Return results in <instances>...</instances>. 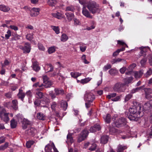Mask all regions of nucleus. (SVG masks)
Returning <instances> with one entry per match:
<instances>
[{"label":"nucleus","instance_id":"nucleus-1","mask_svg":"<svg viewBox=\"0 0 152 152\" xmlns=\"http://www.w3.org/2000/svg\"><path fill=\"white\" fill-rule=\"evenodd\" d=\"M86 7L93 14L99 13L100 11L99 4L94 1H90L88 2Z\"/></svg>","mask_w":152,"mask_h":152},{"label":"nucleus","instance_id":"nucleus-2","mask_svg":"<svg viewBox=\"0 0 152 152\" xmlns=\"http://www.w3.org/2000/svg\"><path fill=\"white\" fill-rule=\"evenodd\" d=\"M44 89V88H37L35 91V96L36 97L37 99H42V100H44V102L43 103V104H46L48 103V99L45 96L44 93L41 91H42Z\"/></svg>","mask_w":152,"mask_h":152},{"label":"nucleus","instance_id":"nucleus-3","mask_svg":"<svg viewBox=\"0 0 152 152\" xmlns=\"http://www.w3.org/2000/svg\"><path fill=\"white\" fill-rule=\"evenodd\" d=\"M125 84L121 82L117 83L115 84L112 88L115 92L121 93L124 92L125 88Z\"/></svg>","mask_w":152,"mask_h":152},{"label":"nucleus","instance_id":"nucleus-4","mask_svg":"<svg viewBox=\"0 0 152 152\" xmlns=\"http://www.w3.org/2000/svg\"><path fill=\"white\" fill-rule=\"evenodd\" d=\"M126 123V119L123 118H120L113 123L114 126L119 128L125 126Z\"/></svg>","mask_w":152,"mask_h":152},{"label":"nucleus","instance_id":"nucleus-5","mask_svg":"<svg viewBox=\"0 0 152 152\" xmlns=\"http://www.w3.org/2000/svg\"><path fill=\"white\" fill-rule=\"evenodd\" d=\"M140 53L142 54V56H143L144 57L141 60L140 63L141 65L142 66H144L145 65L147 59V56H146V51L145 49L143 48L141 50Z\"/></svg>","mask_w":152,"mask_h":152},{"label":"nucleus","instance_id":"nucleus-6","mask_svg":"<svg viewBox=\"0 0 152 152\" xmlns=\"http://www.w3.org/2000/svg\"><path fill=\"white\" fill-rule=\"evenodd\" d=\"M88 133V131L86 129H84L79 135L77 141L79 142H81L85 140L87 137Z\"/></svg>","mask_w":152,"mask_h":152},{"label":"nucleus","instance_id":"nucleus-7","mask_svg":"<svg viewBox=\"0 0 152 152\" xmlns=\"http://www.w3.org/2000/svg\"><path fill=\"white\" fill-rule=\"evenodd\" d=\"M45 150L46 152H58L53 143L51 144H48L46 145Z\"/></svg>","mask_w":152,"mask_h":152},{"label":"nucleus","instance_id":"nucleus-8","mask_svg":"<svg viewBox=\"0 0 152 152\" xmlns=\"http://www.w3.org/2000/svg\"><path fill=\"white\" fill-rule=\"evenodd\" d=\"M86 7L83 5V7L82 8V13L83 15L85 17L89 19H92L93 16L91 14V12L86 8Z\"/></svg>","mask_w":152,"mask_h":152},{"label":"nucleus","instance_id":"nucleus-9","mask_svg":"<svg viewBox=\"0 0 152 152\" xmlns=\"http://www.w3.org/2000/svg\"><path fill=\"white\" fill-rule=\"evenodd\" d=\"M95 98L94 95L91 91H87L86 92L84 97V100H94Z\"/></svg>","mask_w":152,"mask_h":152},{"label":"nucleus","instance_id":"nucleus-10","mask_svg":"<svg viewBox=\"0 0 152 152\" xmlns=\"http://www.w3.org/2000/svg\"><path fill=\"white\" fill-rule=\"evenodd\" d=\"M9 114V113H5L1 111L0 112V117L1 120L4 121L6 123H7L9 120L8 116Z\"/></svg>","mask_w":152,"mask_h":152},{"label":"nucleus","instance_id":"nucleus-11","mask_svg":"<svg viewBox=\"0 0 152 152\" xmlns=\"http://www.w3.org/2000/svg\"><path fill=\"white\" fill-rule=\"evenodd\" d=\"M152 108V99L145 103L143 106V109L145 111L150 110Z\"/></svg>","mask_w":152,"mask_h":152},{"label":"nucleus","instance_id":"nucleus-12","mask_svg":"<svg viewBox=\"0 0 152 152\" xmlns=\"http://www.w3.org/2000/svg\"><path fill=\"white\" fill-rule=\"evenodd\" d=\"M43 83H45L51 86L53 85L52 82L49 80V78L46 75H43L42 77Z\"/></svg>","mask_w":152,"mask_h":152},{"label":"nucleus","instance_id":"nucleus-13","mask_svg":"<svg viewBox=\"0 0 152 152\" xmlns=\"http://www.w3.org/2000/svg\"><path fill=\"white\" fill-rule=\"evenodd\" d=\"M58 104L60 107L62 108L63 110H66L68 107V103L65 101L62 100L58 102Z\"/></svg>","mask_w":152,"mask_h":152},{"label":"nucleus","instance_id":"nucleus-14","mask_svg":"<svg viewBox=\"0 0 152 152\" xmlns=\"http://www.w3.org/2000/svg\"><path fill=\"white\" fill-rule=\"evenodd\" d=\"M140 109H138V108H136L134 106H132L130 107L129 109V111L130 113L131 114H140V111H137L138 110H139Z\"/></svg>","mask_w":152,"mask_h":152},{"label":"nucleus","instance_id":"nucleus-15","mask_svg":"<svg viewBox=\"0 0 152 152\" xmlns=\"http://www.w3.org/2000/svg\"><path fill=\"white\" fill-rule=\"evenodd\" d=\"M22 49L24 51V53H29L31 50L30 45L28 43H26L24 47H23Z\"/></svg>","mask_w":152,"mask_h":152},{"label":"nucleus","instance_id":"nucleus-16","mask_svg":"<svg viewBox=\"0 0 152 152\" xmlns=\"http://www.w3.org/2000/svg\"><path fill=\"white\" fill-rule=\"evenodd\" d=\"M138 114L129 113L128 117V118L131 121H137L138 120Z\"/></svg>","mask_w":152,"mask_h":152},{"label":"nucleus","instance_id":"nucleus-17","mask_svg":"<svg viewBox=\"0 0 152 152\" xmlns=\"http://www.w3.org/2000/svg\"><path fill=\"white\" fill-rule=\"evenodd\" d=\"M19 92L17 95L18 96L19 99H20L22 101H23L26 95L23 92V91L21 88L19 89Z\"/></svg>","mask_w":152,"mask_h":152},{"label":"nucleus","instance_id":"nucleus-18","mask_svg":"<svg viewBox=\"0 0 152 152\" xmlns=\"http://www.w3.org/2000/svg\"><path fill=\"white\" fill-rule=\"evenodd\" d=\"M36 129L34 128L30 127L26 131V133L28 135H34Z\"/></svg>","mask_w":152,"mask_h":152},{"label":"nucleus","instance_id":"nucleus-19","mask_svg":"<svg viewBox=\"0 0 152 152\" xmlns=\"http://www.w3.org/2000/svg\"><path fill=\"white\" fill-rule=\"evenodd\" d=\"M10 10V8L4 4L0 5V10L4 12H7Z\"/></svg>","mask_w":152,"mask_h":152},{"label":"nucleus","instance_id":"nucleus-20","mask_svg":"<svg viewBox=\"0 0 152 152\" xmlns=\"http://www.w3.org/2000/svg\"><path fill=\"white\" fill-rule=\"evenodd\" d=\"M145 92V97L147 99L151 98L152 97L151 96H150L149 97H148L149 94H152V89L151 88H145L144 89Z\"/></svg>","mask_w":152,"mask_h":152},{"label":"nucleus","instance_id":"nucleus-21","mask_svg":"<svg viewBox=\"0 0 152 152\" xmlns=\"http://www.w3.org/2000/svg\"><path fill=\"white\" fill-rule=\"evenodd\" d=\"M103 118L106 123L109 124L110 122L111 116L110 114H107L106 115H104Z\"/></svg>","mask_w":152,"mask_h":152},{"label":"nucleus","instance_id":"nucleus-22","mask_svg":"<svg viewBox=\"0 0 152 152\" xmlns=\"http://www.w3.org/2000/svg\"><path fill=\"white\" fill-rule=\"evenodd\" d=\"M109 137L107 135H103L100 139V142L103 144H106L108 141Z\"/></svg>","mask_w":152,"mask_h":152},{"label":"nucleus","instance_id":"nucleus-23","mask_svg":"<svg viewBox=\"0 0 152 152\" xmlns=\"http://www.w3.org/2000/svg\"><path fill=\"white\" fill-rule=\"evenodd\" d=\"M127 148L126 145L119 144L117 147V152H123V151Z\"/></svg>","mask_w":152,"mask_h":152},{"label":"nucleus","instance_id":"nucleus-24","mask_svg":"<svg viewBox=\"0 0 152 152\" xmlns=\"http://www.w3.org/2000/svg\"><path fill=\"white\" fill-rule=\"evenodd\" d=\"M30 124V122L25 118L22 121V126L23 129H26L28 126Z\"/></svg>","mask_w":152,"mask_h":152},{"label":"nucleus","instance_id":"nucleus-25","mask_svg":"<svg viewBox=\"0 0 152 152\" xmlns=\"http://www.w3.org/2000/svg\"><path fill=\"white\" fill-rule=\"evenodd\" d=\"M37 117L38 119L42 121H44L46 119L45 115L42 113H37Z\"/></svg>","mask_w":152,"mask_h":152},{"label":"nucleus","instance_id":"nucleus-26","mask_svg":"<svg viewBox=\"0 0 152 152\" xmlns=\"http://www.w3.org/2000/svg\"><path fill=\"white\" fill-rule=\"evenodd\" d=\"M54 91L56 95H63L64 94V91L62 89H59L58 88H55Z\"/></svg>","mask_w":152,"mask_h":152},{"label":"nucleus","instance_id":"nucleus-27","mask_svg":"<svg viewBox=\"0 0 152 152\" xmlns=\"http://www.w3.org/2000/svg\"><path fill=\"white\" fill-rule=\"evenodd\" d=\"M52 15L56 18H57L58 19H61L62 18H63L64 16L61 13L58 12H57L56 13H52Z\"/></svg>","mask_w":152,"mask_h":152},{"label":"nucleus","instance_id":"nucleus-28","mask_svg":"<svg viewBox=\"0 0 152 152\" xmlns=\"http://www.w3.org/2000/svg\"><path fill=\"white\" fill-rule=\"evenodd\" d=\"M94 100H85V106L87 108H88L93 105V102Z\"/></svg>","mask_w":152,"mask_h":152},{"label":"nucleus","instance_id":"nucleus-29","mask_svg":"<svg viewBox=\"0 0 152 152\" xmlns=\"http://www.w3.org/2000/svg\"><path fill=\"white\" fill-rule=\"evenodd\" d=\"M32 66L33 69L36 71H38L40 69V67L39 66L38 64L37 61L34 62Z\"/></svg>","mask_w":152,"mask_h":152},{"label":"nucleus","instance_id":"nucleus-30","mask_svg":"<svg viewBox=\"0 0 152 152\" xmlns=\"http://www.w3.org/2000/svg\"><path fill=\"white\" fill-rule=\"evenodd\" d=\"M12 107L15 110H17L18 109V101L16 99H14L12 101Z\"/></svg>","mask_w":152,"mask_h":152},{"label":"nucleus","instance_id":"nucleus-31","mask_svg":"<svg viewBox=\"0 0 152 152\" xmlns=\"http://www.w3.org/2000/svg\"><path fill=\"white\" fill-rule=\"evenodd\" d=\"M66 18L69 22L71 21L74 18V14L72 13L67 12L65 14Z\"/></svg>","mask_w":152,"mask_h":152},{"label":"nucleus","instance_id":"nucleus-32","mask_svg":"<svg viewBox=\"0 0 152 152\" xmlns=\"http://www.w3.org/2000/svg\"><path fill=\"white\" fill-rule=\"evenodd\" d=\"M17 122L15 121L14 119H12L10 121V126L11 128L14 129L16 127L17 124Z\"/></svg>","mask_w":152,"mask_h":152},{"label":"nucleus","instance_id":"nucleus-33","mask_svg":"<svg viewBox=\"0 0 152 152\" xmlns=\"http://www.w3.org/2000/svg\"><path fill=\"white\" fill-rule=\"evenodd\" d=\"M44 103V100H40L38 99H36L34 102V104L36 107L39 106L41 105V103H42L43 104V103Z\"/></svg>","mask_w":152,"mask_h":152},{"label":"nucleus","instance_id":"nucleus-34","mask_svg":"<svg viewBox=\"0 0 152 152\" xmlns=\"http://www.w3.org/2000/svg\"><path fill=\"white\" fill-rule=\"evenodd\" d=\"M134 77L136 78H140L143 75V72L140 70L139 72H135L134 73Z\"/></svg>","mask_w":152,"mask_h":152},{"label":"nucleus","instance_id":"nucleus-35","mask_svg":"<svg viewBox=\"0 0 152 152\" xmlns=\"http://www.w3.org/2000/svg\"><path fill=\"white\" fill-rule=\"evenodd\" d=\"M51 28L57 34H58L60 33V29L58 26H51Z\"/></svg>","mask_w":152,"mask_h":152},{"label":"nucleus","instance_id":"nucleus-36","mask_svg":"<svg viewBox=\"0 0 152 152\" xmlns=\"http://www.w3.org/2000/svg\"><path fill=\"white\" fill-rule=\"evenodd\" d=\"M57 2L56 0H48L47 3L50 6L53 7L55 6L57 3Z\"/></svg>","mask_w":152,"mask_h":152},{"label":"nucleus","instance_id":"nucleus-37","mask_svg":"<svg viewBox=\"0 0 152 152\" xmlns=\"http://www.w3.org/2000/svg\"><path fill=\"white\" fill-rule=\"evenodd\" d=\"M68 39L67 36L65 34H63L61 36V41L64 42L66 41Z\"/></svg>","mask_w":152,"mask_h":152},{"label":"nucleus","instance_id":"nucleus-38","mask_svg":"<svg viewBox=\"0 0 152 152\" xmlns=\"http://www.w3.org/2000/svg\"><path fill=\"white\" fill-rule=\"evenodd\" d=\"M34 143V142L33 140L28 141L26 143V146L28 148H30L31 147V146Z\"/></svg>","mask_w":152,"mask_h":152},{"label":"nucleus","instance_id":"nucleus-39","mask_svg":"<svg viewBox=\"0 0 152 152\" xmlns=\"http://www.w3.org/2000/svg\"><path fill=\"white\" fill-rule=\"evenodd\" d=\"M9 146V143L6 142L4 145H1L0 146V150L3 151L6 149Z\"/></svg>","mask_w":152,"mask_h":152},{"label":"nucleus","instance_id":"nucleus-40","mask_svg":"<svg viewBox=\"0 0 152 152\" xmlns=\"http://www.w3.org/2000/svg\"><path fill=\"white\" fill-rule=\"evenodd\" d=\"M152 73V69L151 68L148 69L146 73L144 74L145 76L146 77H148Z\"/></svg>","mask_w":152,"mask_h":152},{"label":"nucleus","instance_id":"nucleus-41","mask_svg":"<svg viewBox=\"0 0 152 152\" xmlns=\"http://www.w3.org/2000/svg\"><path fill=\"white\" fill-rule=\"evenodd\" d=\"M133 105L132 106H134L136 108H138V109H140L141 108V107L139 103L136 101H133Z\"/></svg>","mask_w":152,"mask_h":152},{"label":"nucleus","instance_id":"nucleus-42","mask_svg":"<svg viewBox=\"0 0 152 152\" xmlns=\"http://www.w3.org/2000/svg\"><path fill=\"white\" fill-rule=\"evenodd\" d=\"M109 72L112 75H115L117 73L115 69H111L109 71Z\"/></svg>","mask_w":152,"mask_h":152},{"label":"nucleus","instance_id":"nucleus-43","mask_svg":"<svg viewBox=\"0 0 152 152\" xmlns=\"http://www.w3.org/2000/svg\"><path fill=\"white\" fill-rule=\"evenodd\" d=\"M33 34H28L26 35V38L29 41H31L33 38Z\"/></svg>","mask_w":152,"mask_h":152},{"label":"nucleus","instance_id":"nucleus-44","mask_svg":"<svg viewBox=\"0 0 152 152\" xmlns=\"http://www.w3.org/2000/svg\"><path fill=\"white\" fill-rule=\"evenodd\" d=\"M91 79L90 77L86 78L84 79L81 80V83L83 84L87 83L89 82Z\"/></svg>","mask_w":152,"mask_h":152},{"label":"nucleus","instance_id":"nucleus-45","mask_svg":"<svg viewBox=\"0 0 152 152\" xmlns=\"http://www.w3.org/2000/svg\"><path fill=\"white\" fill-rule=\"evenodd\" d=\"M67 139L71 143L73 142V138L72 137V134L71 133H69L67 136Z\"/></svg>","mask_w":152,"mask_h":152},{"label":"nucleus","instance_id":"nucleus-46","mask_svg":"<svg viewBox=\"0 0 152 152\" xmlns=\"http://www.w3.org/2000/svg\"><path fill=\"white\" fill-rule=\"evenodd\" d=\"M7 34H5V38L6 39H8L11 35V31L10 30H8L7 32Z\"/></svg>","mask_w":152,"mask_h":152},{"label":"nucleus","instance_id":"nucleus-47","mask_svg":"<svg viewBox=\"0 0 152 152\" xmlns=\"http://www.w3.org/2000/svg\"><path fill=\"white\" fill-rule=\"evenodd\" d=\"M132 97V94H129L126 95L125 97L124 102H126L129 100H130Z\"/></svg>","mask_w":152,"mask_h":152},{"label":"nucleus","instance_id":"nucleus-48","mask_svg":"<svg viewBox=\"0 0 152 152\" xmlns=\"http://www.w3.org/2000/svg\"><path fill=\"white\" fill-rule=\"evenodd\" d=\"M116 95L115 93H110L107 96V98L108 99H110L111 98L115 97Z\"/></svg>","mask_w":152,"mask_h":152},{"label":"nucleus","instance_id":"nucleus-49","mask_svg":"<svg viewBox=\"0 0 152 152\" xmlns=\"http://www.w3.org/2000/svg\"><path fill=\"white\" fill-rule=\"evenodd\" d=\"M133 80V78L132 77H130L127 78H126L125 81V84L129 83H131Z\"/></svg>","mask_w":152,"mask_h":152},{"label":"nucleus","instance_id":"nucleus-50","mask_svg":"<svg viewBox=\"0 0 152 152\" xmlns=\"http://www.w3.org/2000/svg\"><path fill=\"white\" fill-rule=\"evenodd\" d=\"M55 51V49L54 47H50L48 50V52L49 54L53 53Z\"/></svg>","mask_w":152,"mask_h":152},{"label":"nucleus","instance_id":"nucleus-51","mask_svg":"<svg viewBox=\"0 0 152 152\" xmlns=\"http://www.w3.org/2000/svg\"><path fill=\"white\" fill-rule=\"evenodd\" d=\"M12 92H9L6 93L4 94V96L8 98H11L12 97Z\"/></svg>","mask_w":152,"mask_h":152},{"label":"nucleus","instance_id":"nucleus-52","mask_svg":"<svg viewBox=\"0 0 152 152\" xmlns=\"http://www.w3.org/2000/svg\"><path fill=\"white\" fill-rule=\"evenodd\" d=\"M81 59L83 61V62L85 64H88L89 63V62L86 59V55H83L82 56Z\"/></svg>","mask_w":152,"mask_h":152},{"label":"nucleus","instance_id":"nucleus-53","mask_svg":"<svg viewBox=\"0 0 152 152\" xmlns=\"http://www.w3.org/2000/svg\"><path fill=\"white\" fill-rule=\"evenodd\" d=\"M57 75H59L62 78H63V76H61L60 73L56 72H54L53 74H50V76L51 77H54Z\"/></svg>","mask_w":152,"mask_h":152},{"label":"nucleus","instance_id":"nucleus-54","mask_svg":"<svg viewBox=\"0 0 152 152\" xmlns=\"http://www.w3.org/2000/svg\"><path fill=\"white\" fill-rule=\"evenodd\" d=\"M111 67V66L110 64H107L104 66L103 68V70L104 71H106L107 70L110 69Z\"/></svg>","mask_w":152,"mask_h":152},{"label":"nucleus","instance_id":"nucleus-55","mask_svg":"<svg viewBox=\"0 0 152 152\" xmlns=\"http://www.w3.org/2000/svg\"><path fill=\"white\" fill-rule=\"evenodd\" d=\"M74 8L72 6H70L66 7V11H73L74 10Z\"/></svg>","mask_w":152,"mask_h":152},{"label":"nucleus","instance_id":"nucleus-56","mask_svg":"<svg viewBox=\"0 0 152 152\" xmlns=\"http://www.w3.org/2000/svg\"><path fill=\"white\" fill-rule=\"evenodd\" d=\"M96 147L97 145L93 143L91 147L89 148V150L91 151H94L96 149Z\"/></svg>","mask_w":152,"mask_h":152},{"label":"nucleus","instance_id":"nucleus-57","mask_svg":"<svg viewBox=\"0 0 152 152\" xmlns=\"http://www.w3.org/2000/svg\"><path fill=\"white\" fill-rule=\"evenodd\" d=\"M86 47L85 45H80V50L82 52H84L86 49Z\"/></svg>","mask_w":152,"mask_h":152},{"label":"nucleus","instance_id":"nucleus-58","mask_svg":"<svg viewBox=\"0 0 152 152\" xmlns=\"http://www.w3.org/2000/svg\"><path fill=\"white\" fill-rule=\"evenodd\" d=\"M44 86L45 88H48L50 87V86L45 83H42L41 84H39V87L40 88H43L42 87Z\"/></svg>","mask_w":152,"mask_h":152},{"label":"nucleus","instance_id":"nucleus-59","mask_svg":"<svg viewBox=\"0 0 152 152\" xmlns=\"http://www.w3.org/2000/svg\"><path fill=\"white\" fill-rule=\"evenodd\" d=\"M149 60V63L151 66H152V54H149L148 56Z\"/></svg>","mask_w":152,"mask_h":152},{"label":"nucleus","instance_id":"nucleus-60","mask_svg":"<svg viewBox=\"0 0 152 152\" xmlns=\"http://www.w3.org/2000/svg\"><path fill=\"white\" fill-rule=\"evenodd\" d=\"M38 12H36L31 10V11L30 15L32 17H35L39 15Z\"/></svg>","mask_w":152,"mask_h":152},{"label":"nucleus","instance_id":"nucleus-61","mask_svg":"<svg viewBox=\"0 0 152 152\" xmlns=\"http://www.w3.org/2000/svg\"><path fill=\"white\" fill-rule=\"evenodd\" d=\"M74 21V24L75 26H77L80 25V22L79 20L76 18H74L73 19Z\"/></svg>","mask_w":152,"mask_h":152},{"label":"nucleus","instance_id":"nucleus-62","mask_svg":"<svg viewBox=\"0 0 152 152\" xmlns=\"http://www.w3.org/2000/svg\"><path fill=\"white\" fill-rule=\"evenodd\" d=\"M46 66L48 67V68H50V69H49L48 71V72H51L53 71V67L51 64H48Z\"/></svg>","mask_w":152,"mask_h":152},{"label":"nucleus","instance_id":"nucleus-63","mask_svg":"<svg viewBox=\"0 0 152 152\" xmlns=\"http://www.w3.org/2000/svg\"><path fill=\"white\" fill-rule=\"evenodd\" d=\"M38 46L39 50L42 51L44 50L45 49V48L42 44H39Z\"/></svg>","mask_w":152,"mask_h":152},{"label":"nucleus","instance_id":"nucleus-64","mask_svg":"<svg viewBox=\"0 0 152 152\" xmlns=\"http://www.w3.org/2000/svg\"><path fill=\"white\" fill-rule=\"evenodd\" d=\"M143 88V86H141L139 87L136 88H135L134 89V92H136L139 91L140 90H142Z\"/></svg>","mask_w":152,"mask_h":152}]
</instances>
